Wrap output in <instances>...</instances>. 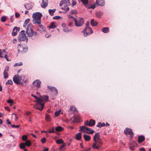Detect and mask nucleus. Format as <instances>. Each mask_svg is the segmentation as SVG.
Masks as SVG:
<instances>
[{
  "label": "nucleus",
  "instance_id": "f257e3e1",
  "mask_svg": "<svg viewBox=\"0 0 151 151\" xmlns=\"http://www.w3.org/2000/svg\"><path fill=\"white\" fill-rule=\"evenodd\" d=\"M103 144V141L99 137V133H96L94 136L92 147L98 149Z\"/></svg>",
  "mask_w": 151,
  "mask_h": 151
},
{
  "label": "nucleus",
  "instance_id": "f03ea898",
  "mask_svg": "<svg viewBox=\"0 0 151 151\" xmlns=\"http://www.w3.org/2000/svg\"><path fill=\"white\" fill-rule=\"evenodd\" d=\"M48 96L46 95L40 96V98H39L37 101V104L34 107L40 111H42L44 108V104L41 102L47 101L48 99Z\"/></svg>",
  "mask_w": 151,
  "mask_h": 151
},
{
  "label": "nucleus",
  "instance_id": "7ed1b4c3",
  "mask_svg": "<svg viewBox=\"0 0 151 151\" xmlns=\"http://www.w3.org/2000/svg\"><path fill=\"white\" fill-rule=\"evenodd\" d=\"M68 16L69 20L72 19L73 21H74L75 25L77 27H81L84 24V20L83 18L78 17L77 18H75L71 14H68Z\"/></svg>",
  "mask_w": 151,
  "mask_h": 151
},
{
  "label": "nucleus",
  "instance_id": "20e7f679",
  "mask_svg": "<svg viewBox=\"0 0 151 151\" xmlns=\"http://www.w3.org/2000/svg\"><path fill=\"white\" fill-rule=\"evenodd\" d=\"M42 16L41 13L40 12H36L33 13L32 15L33 18L32 22L33 24H40L41 23V18Z\"/></svg>",
  "mask_w": 151,
  "mask_h": 151
},
{
  "label": "nucleus",
  "instance_id": "39448f33",
  "mask_svg": "<svg viewBox=\"0 0 151 151\" xmlns=\"http://www.w3.org/2000/svg\"><path fill=\"white\" fill-rule=\"evenodd\" d=\"M26 33L28 36L30 37H32L33 35L35 36L38 35L37 32H34L32 25L31 24H29L27 25L26 28Z\"/></svg>",
  "mask_w": 151,
  "mask_h": 151
},
{
  "label": "nucleus",
  "instance_id": "423d86ee",
  "mask_svg": "<svg viewBox=\"0 0 151 151\" xmlns=\"http://www.w3.org/2000/svg\"><path fill=\"white\" fill-rule=\"evenodd\" d=\"M24 32V31L22 30L20 32L18 37V40L19 42L26 41V42H27L28 38L27 37Z\"/></svg>",
  "mask_w": 151,
  "mask_h": 151
},
{
  "label": "nucleus",
  "instance_id": "0eeeda50",
  "mask_svg": "<svg viewBox=\"0 0 151 151\" xmlns=\"http://www.w3.org/2000/svg\"><path fill=\"white\" fill-rule=\"evenodd\" d=\"M82 32L84 34V36L86 37L88 35L92 34L93 32L92 29L89 27H85V29L82 31Z\"/></svg>",
  "mask_w": 151,
  "mask_h": 151
},
{
  "label": "nucleus",
  "instance_id": "6e6552de",
  "mask_svg": "<svg viewBox=\"0 0 151 151\" xmlns=\"http://www.w3.org/2000/svg\"><path fill=\"white\" fill-rule=\"evenodd\" d=\"M18 52L25 53L28 50V47H23L22 46L20 45V44H19L17 47Z\"/></svg>",
  "mask_w": 151,
  "mask_h": 151
},
{
  "label": "nucleus",
  "instance_id": "1a4fd4ad",
  "mask_svg": "<svg viewBox=\"0 0 151 151\" xmlns=\"http://www.w3.org/2000/svg\"><path fill=\"white\" fill-rule=\"evenodd\" d=\"M70 4L69 0H62L60 2V6H67L70 5Z\"/></svg>",
  "mask_w": 151,
  "mask_h": 151
},
{
  "label": "nucleus",
  "instance_id": "9d476101",
  "mask_svg": "<svg viewBox=\"0 0 151 151\" xmlns=\"http://www.w3.org/2000/svg\"><path fill=\"white\" fill-rule=\"evenodd\" d=\"M124 132L126 135H129L131 137H132L134 136V134L132 132V129H131L126 128L124 131Z\"/></svg>",
  "mask_w": 151,
  "mask_h": 151
},
{
  "label": "nucleus",
  "instance_id": "9b49d317",
  "mask_svg": "<svg viewBox=\"0 0 151 151\" xmlns=\"http://www.w3.org/2000/svg\"><path fill=\"white\" fill-rule=\"evenodd\" d=\"M95 123V121L92 119H90L89 121L88 120L86 121L84 123L85 125H88L90 127L93 126Z\"/></svg>",
  "mask_w": 151,
  "mask_h": 151
},
{
  "label": "nucleus",
  "instance_id": "f8f14e48",
  "mask_svg": "<svg viewBox=\"0 0 151 151\" xmlns=\"http://www.w3.org/2000/svg\"><path fill=\"white\" fill-rule=\"evenodd\" d=\"M20 28L19 27H15L13 29L12 32V35L13 36H15L17 32L19 31Z\"/></svg>",
  "mask_w": 151,
  "mask_h": 151
},
{
  "label": "nucleus",
  "instance_id": "ddd939ff",
  "mask_svg": "<svg viewBox=\"0 0 151 151\" xmlns=\"http://www.w3.org/2000/svg\"><path fill=\"white\" fill-rule=\"evenodd\" d=\"M41 83V82L39 80H35L33 83V85L36 86L38 88L40 87Z\"/></svg>",
  "mask_w": 151,
  "mask_h": 151
},
{
  "label": "nucleus",
  "instance_id": "4468645a",
  "mask_svg": "<svg viewBox=\"0 0 151 151\" xmlns=\"http://www.w3.org/2000/svg\"><path fill=\"white\" fill-rule=\"evenodd\" d=\"M14 82L16 84H18L19 82V77L18 75H15L13 78Z\"/></svg>",
  "mask_w": 151,
  "mask_h": 151
},
{
  "label": "nucleus",
  "instance_id": "2eb2a0df",
  "mask_svg": "<svg viewBox=\"0 0 151 151\" xmlns=\"http://www.w3.org/2000/svg\"><path fill=\"white\" fill-rule=\"evenodd\" d=\"M95 4L98 6H104V0H96Z\"/></svg>",
  "mask_w": 151,
  "mask_h": 151
},
{
  "label": "nucleus",
  "instance_id": "dca6fc26",
  "mask_svg": "<svg viewBox=\"0 0 151 151\" xmlns=\"http://www.w3.org/2000/svg\"><path fill=\"white\" fill-rule=\"evenodd\" d=\"M42 1V3L41 4V6L43 8H45L48 5V0H41Z\"/></svg>",
  "mask_w": 151,
  "mask_h": 151
},
{
  "label": "nucleus",
  "instance_id": "f3484780",
  "mask_svg": "<svg viewBox=\"0 0 151 151\" xmlns=\"http://www.w3.org/2000/svg\"><path fill=\"white\" fill-rule=\"evenodd\" d=\"M24 76L19 77V82L22 84H23L24 83H25L26 81V80L24 79Z\"/></svg>",
  "mask_w": 151,
  "mask_h": 151
},
{
  "label": "nucleus",
  "instance_id": "a211bd4d",
  "mask_svg": "<svg viewBox=\"0 0 151 151\" xmlns=\"http://www.w3.org/2000/svg\"><path fill=\"white\" fill-rule=\"evenodd\" d=\"M47 88L48 89H49L51 91H55L56 93V94H58V90L55 87H52L51 86H47Z\"/></svg>",
  "mask_w": 151,
  "mask_h": 151
},
{
  "label": "nucleus",
  "instance_id": "6ab92c4d",
  "mask_svg": "<svg viewBox=\"0 0 151 151\" xmlns=\"http://www.w3.org/2000/svg\"><path fill=\"white\" fill-rule=\"evenodd\" d=\"M24 6L25 8L28 10L31 9L32 7L31 4L28 3L26 4Z\"/></svg>",
  "mask_w": 151,
  "mask_h": 151
},
{
  "label": "nucleus",
  "instance_id": "aec40b11",
  "mask_svg": "<svg viewBox=\"0 0 151 151\" xmlns=\"http://www.w3.org/2000/svg\"><path fill=\"white\" fill-rule=\"evenodd\" d=\"M145 139V137L142 136L141 135L139 136L138 138V141L139 143H140L142 142Z\"/></svg>",
  "mask_w": 151,
  "mask_h": 151
},
{
  "label": "nucleus",
  "instance_id": "412c9836",
  "mask_svg": "<svg viewBox=\"0 0 151 151\" xmlns=\"http://www.w3.org/2000/svg\"><path fill=\"white\" fill-rule=\"evenodd\" d=\"M91 25L92 26H95L98 24V23L96 21H95L93 19H91Z\"/></svg>",
  "mask_w": 151,
  "mask_h": 151
},
{
  "label": "nucleus",
  "instance_id": "4be33fe9",
  "mask_svg": "<svg viewBox=\"0 0 151 151\" xmlns=\"http://www.w3.org/2000/svg\"><path fill=\"white\" fill-rule=\"evenodd\" d=\"M80 129L79 130V131H83L84 132H86V131L87 127H85L84 126H81L80 127Z\"/></svg>",
  "mask_w": 151,
  "mask_h": 151
},
{
  "label": "nucleus",
  "instance_id": "5701e85b",
  "mask_svg": "<svg viewBox=\"0 0 151 151\" xmlns=\"http://www.w3.org/2000/svg\"><path fill=\"white\" fill-rule=\"evenodd\" d=\"M19 147L20 149H24V151H27V150L25 148V145L24 143H22L20 145Z\"/></svg>",
  "mask_w": 151,
  "mask_h": 151
},
{
  "label": "nucleus",
  "instance_id": "b1692460",
  "mask_svg": "<svg viewBox=\"0 0 151 151\" xmlns=\"http://www.w3.org/2000/svg\"><path fill=\"white\" fill-rule=\"evenodd\" d=\"M94 130H91V128L87 127L86 132L88 134H91L94 133Z\"/></svg>",
  "mask_w": 151,
  "mask_h": 151
},
{
  "label": "nucleus",
  "instance_id": "393cba45",
  "mask_svg": "<svg viewBox=\"0 0 151 151\" xmlns=\"http://www.w3.org/2000/svg\"><path fill=\"white\" fill-rule=\"evenodd\" d=\"M83 137L86 141H89L91 139V137L90 136L86 134L83 135Z\"/></svg>",
  "mask_w": 151,
  "mask_h": 151
},
{
  "label": "nucleus",
  "instance_id": "a878e982",
  "mask_svg": "<svg viewBox=\"0 0 151 151\" xmlns=\"http://www.w3.org/2000/svg\"><path fill=\"white\" fill-rule=\"evenodd\" d=\"M25 146H27L28 147H29L31 145V141L28 140H26L25 143H24Z\"/></svg>",
  "mask_w": 151,
  "mask_h": 151
},
{
  "label": "nucleus",
  "instance_id": "bb28decb",
  "mask_svg": "<svg viewBox=\"0 0 151 151\" xmlns=\"http://www.w3.org/2000/svg\"><path fill=\"white\" fill-rule=\"evenodd\" d=\"M55 11V9H50L48 10V12L51 16H53Z\"/></svg>",
  "mask_w": 151,
  "mask_h": 151
},
{
  "label": "nucleus",
  "instance_id": "cd10ccee",
  "mask_svg": "<svg viewBox=\"0 0 151 151\" xmlns=\"http://www.w3.org/2000/svg\"><path fill=\"white\" fill-rule=\"evenodd\" d=\"M81 138V133H79L76 135V138L78 140H80Z\"/></svg>",
  "mask_w": 151,
  "mask_h": 151
},
{
  "label": "nucleus",
  "instance_id": "c85d7f7f",
  "mask_svg": "<svg viewBox=\"0 0 151 151\" xmlns=\"http://www.w3.org/2000/svg\"><path fill=\"white\" fill-rule=\"evenodd\" d=\"M63 128L60 126H58L55 128V130L57 132H60L63 131Z\"/></svg>",
  "mask_w": 151,
  "mask_h": 151
},
{
  "label": "nucleus",
  "instance_id": "c756f323",
  "mask_svg": "<svg viewBox=\"0 0 151 151\" xmlns=\"http://www.w3.org/2000/svg\"><path fill=\"white\" fill-rule=\"evenodd\" d=\"M45 119L48 122L50 121L51 120L50 116L47 114H46L45 115Z\"/></svg>",
  "mask_w": 151,
  "mask_h": 151
},
{
  "label": "nucleus",
  "instance_id": "7c9ffc66",
  "mask_svg": "<svg viewBox=\"0 0 151 151\" xmlns=\"http://www.w3.org/2000/svg\"><path fill=\"white\" fill-rule=\"evenodd\" d=\"M56 27V26H55V23L53 22H52L50 26L49 27V28L50 29H51V28H52V29H54V28H55Z\"/></svg>",
  "mask_w": 151,
  "mask_h": 151
},
{
  "label": "nucleus",
  "instance_id": "2f4dec72",
  "mask_svg": "<svg viewBox=\"0 0 151 151\" xmlns=\"http://www.w3.org/2000/svg\"><path fill=\"white\" fill-rule=\"evenodd\" d=\"M56 142L58 144H64V141L62 139L57 140L56 141Z\"/></svg>",
  "mask_w": 151,
  "mask_h": 151
},
{
  "label": "nucleus",
  "instance_id": "473e14b6",
  "mask_svg": "<svg viewBox=\"0 0 151 151\" xmlns=\"http://www.w3.org/2000/svg\"><path fill=\"white\" fill-rule=\"evenodd\" d=\"M3 75L4 76V78L5 79L7 78L8 77V73L7 72L4 71Z\"/></svg>",
  "mask_w": 151,
  "mask_h": 151
},
{
  "label": "nucleus",
  "instance_id": "72a5a7b5",
  "mask_svg": "<svg viewBox=\"0 0 151 151\" xmlns=\"http://www.w3.org/2000/svg\"><path fill=\"white\" fill-rule=\"evenodd\" d=\"M29 21V19H26L24 22V24L23 25V27H25L26 25L28 24Z\"/></svg>",
  "mask_w": 151,
  "mask_h": 151
},
{
  "label": "nucleus",
  "instance_id": "f704fd0d",
  "mask_svg": "<svg viewBox=\"0 0 151 151\" xmlns=\"http://www.w3.org/2000/svg\"><path fill=\"white\" fill-rule=\"evenodd\" d=\"M61 9L63 10H64L66 11H68L69 10V8L68 7V6L62 7Z\"/></svg>",
  "mask_w": 151,
  "mask_h": 151
},
{
  "label": "nucleus",
  "instance_id": "c9c22d12",
  "mask_svg": "<svg viewBox=\"0 0 151 151\" xmlns=\"http://www.w3.org/2000/svg\"><path fill=\"white\" fill-rule=\"evenodd\" d=\"M72 30L71 29H70L68 28H66L64 29L63 31L64 32H71Z\"/></svg>",
  "mask_w": 151,
  "mask_h": 151
},
{
  "label": "nucleus",
  "instance_id": "e433bc0d",
  "mask_svg": "<svg viewBox=\"0 0 151 151\" xmlns=\"http://www.w3.org/2000/svg\"><path fill=\"white\" fill-rule=\"evenodd\" d=\"M70 110L71 111H75L76 110V108L73 106H71L70 108Z\"/></svg>",
  "mask_w": 151,
  "mask_h": 151
},
{
  "label": "nucleus",
  "instance_id": "4c0bfd02",
  "mask_svg": "<svg viewBox=\"0 0 151 151\" xmlns=\"http://www.w3.org/2000/svg\"><path fill=\"white\" fill-rule=\"evenodd\" d=\"M96 126L100 128L103 127L104 126V123H101L100 122H99Z\"/></svg>",
  "mask_w": 151,
  "mask_h": 151
},
{
  "label": "nucleus",
  "instance_id": "58836bf2",
  "mask_svg": "<svg viewBox=\"0 0 151 151\" xmlns=\"http://www.w3.org/2000/svg\"><path fill=\"white\" fill-rule=\"evenodd\" d=\"M23 65L22 63V62H20L19 63H16L14 65V67L17 66H20L22 65Z\"/></svg>",
  "mask_w": 151,
  "mask_h": 151
},
{
  "label": "nucleus",
  "instance_id": "ea45409f",
  "mask_svg": "<svg viewBox=\"0 0 151 151\" xmlns=\"http://www.w3.org/2000/svg\"><path fill=\"white\" fill-rule=\"evenodd\" d=\"M72 20H73L72 19H70V20H69V17H68V21L69 22L68 24V25L69 26H71L73 24V22L71 21Z\"/></svg>",
  "mask_w": 151,
  "mask_h": 151
},
{
  "label": "nucleus",
  "instance_id": "a19ab883",
  "mask_svg": "<svg viewBox=\"0 0 151 151\" xmlns=\"http://www.w3.org/2000/svg\"><path fill=\"white\" fill-rule=\"evenodd\" d=\"M22 139L23 141H26L27 138V137L26 135H23L22 137Z\"/></svg>",
  "mask_w": 151,
  "mask_h": 151
},
{
  "label": "nucleus",
  "instance_id": "79ce46f5",
  "mask_svg": "<svg viewBox=\"0 0 151 151\" xmlns=\"http://www.w3.org/2000/svg\"><path fill=\"white\" fill-rule=\"evenodd\" d=\"M101 14L102 13L101 12H100L96 13V15L99 18L101 15Z\"/></svg>",
  "mask_w": 151,
  "mask_h": 151
},
{
  "label": "nucleus",
  "instance_id": "37998d69",
  "mask_svg": "<svg viewBox=\"0 0 151 151\" xmlns=\"http://www.w3.org/2000/svg\"><path fill=\"white\" fill-rule=\"evenodd\" d=\"M13 82L11 80H8L6 83V84H11L12 85V84Z\"/></svg>",
  "mask_w": 151,
  "mask_h": 151
},
{
  "label": "nucleus",
  "instance_id": "c03bdc74",
  "mask_svg": "<svg viewBox=\"0 0 151 151\" xmlns=\"http://www.w3.org/2000/svg\"><path fill=\"white\" fill-rule=\"evenodd\" d=\"M37 31L40 32L41 33H42L45 32V30L44 29V28H42V29H38L37 30Z\"/></svg>",
  "mask_w": 151,
  "mask_h": 151
},
{
  "label": "nucleus",
  "instance_id": "a18cd8bd",
  "mask_svg": "<svg viewBox=\"0 0 151 151\" xmlns=\"http://www.w3.org/2000/svg\"><path fill=\"white\" fill-rule=\"evenodd\" d=\"M6 20V18L5 16H3L1 18V20L3 22H5Z\"/></svg>",
  "mask_w": 151,
  "mask_h": 151
},
{
  "label": "nucleus",
  "instance_id": "49530a36",
  "mask_svg": "<svg viewBox=\"0 0 151 151\" xmlns=\"http://www.w3.org/2000/svg\"><path fill=\"white\" fill-rule=\"evenodd\" d=\"M82 2L85 4H86L88 3V0H81Z\"/></svg>",
  "mask_w": 151,
  "mask_h": 151
},
{
  "label": "nucleus",
  "instance_id": "de8ad7c7",
  "mask_svg": "<svg viewBox=\"0 0 151 151\" xmlns=\"http://www.w3.org/2000/svg\"><path fill=\"white\" fill-rule=\"evenodd\" d=\"M109 28L108 27H104V33H108L109 32Z\"/></svg>",
  "mask_w": 151,
  "mask_h": 151
},
{
  "label": "nucleus",
  "instance_id": "09e8293b",
  "mask_svg": "<svg viewBox=\"0 0 151 151\" xmlns=\"http://www.w3.org/2000/svg\"><path fill=\"white\" fill-rule=\"evenodd\" d=\"M7 101L8 103L10 104V105H12L13 104V101L11 99H9Z\"/></svg>",
  "mask_w": 151,
  "mask_h": 151
},
{
  "label": "nucleus",
  "instance_id": "8fccbe9b",
  "mask_svg": "<svg viewBox=\"0 0 151 151\" xmlns=\"http://www.w3.org/2000/svg\"><path fill=\"white\" fill-rule=\"evenodd\" d=\"M71 14H76L77 13L76 11V10H71L70 12Z\"/></svg>",
  "mask_w": 151,
  "mask_h": 151
},
{
  "label": "nucleus",
  "instance_id": "3c124183",
  "mask_svg": "<svg viewBox=\"0 0 151 151\" xmlns=\"http://www.w3.org/2000/svg\"><path fill=\"white\" fill-rule=\"evenodd\" d=\"M11 126L12 128H17L20 127V126L19 125H15L14 124H12Z\"/></svg>",
  "mask_w": 151,
  "mask_h": 151
},
{
  "label": "nucleus",
  "instance_id": "603ef678",
  "mask_svg": "<svg viewBox=\"0 0 151 151\" xmlns=\"http://www.w3.org/2000/svg\"><path fill=\"white\" fill-rule=\"evenodd\" d=\"M60 111H56L55 112V115L56 116H58L60 113Z\"/></svg>",
  "mask_w": 151,
  "mask_h": 151
},
{
  "label": "nucleus",
  "instance_id": "864d4df0",
  "mask_svg": "<svg viewBox=\"0 0 151 151\" xmlns=\"http://www.w3.org/2000/svg\"><path fill=\"white\" fill-rule=\"evenodd\" d=\"M41 141L42 143H44L45 142L46 139L45 137H43L41 139Z\"/></svg>",
  "mask_w": 151,
  "mask_h": 151
},
{
  "label": "nucleus",
  "instance_id": "5fc2aeb1",
  "mask_svg": "<svg viewBox=\"0 0 151 151\" xmlns=\"http://www.w3.org/2000/svg\"><path fill=\"white\" fill-rule=\"evenodd\" d=\"M60 18V17L59 16H55L54 17L53 19H58Z\"/></svg>",
  "mask_w": 151,
  "mask_h": 151
},
{
  "label": "nucleus",
  "instance_id": "6e6d98bb",
  "mask_svg": "<svg viewBox=\"0 0 151 151\" xmlns=\"http://www.w3.org/2000/svg\"><path fill=\"white\" fill-rule=\"evenodd\" d=\"M31 95L34 98H35L36 99H37V101H36V102L37 103V101L38 100V99H39V98H38L37 96H35L34 95H33V94H31Z\"/></svg>",
  "mask_w": 151,
  "mask_h": 151
},
{
  "label": "nucleus",
  "instance_id": "4d7b16f0",
  "mask_svg": "<svg viewBox=\"0 0 151 151\" xmlns=\"http://www.w3.org/2000/svg\"><path fill=\"white\" fill-rule=\"evenodd\" d=\"M65 143L63 144V145H61L59 148V150H62L63 148L65 147Z\"/></svg>",
  "mask_w": 151,
  "mask_h": 151
},
{
  "label": "nucleus",
  "instance_id": "13d9d810",
  "mask_svg": "<svg viewBox=\"0 0 151 151\" xmlns=\"http://www.w3.org/2000/svg\"><path fill=\"white\" fill-rule=\"evenodd\" d=\"M15 16L16 18H18L19 17L20 14L19 13L17 12H16L15 13Z\"/></svg>",
  "mask_w": 151,
  "mask_h": 151
},
{
  "label": "nucleus",
  "instance_id": "bf43d9fd",
  "mask_svg": "<svg viewBox=\"0 0 151 151\" xmlns=\"http://www.w3.org/2000/svg\"><path fill=\"white\" fill-rule=\"evenodd\" d=\"M96 4H93L91 5L90 8L93 9H94L96 7Z\"/></svg>",
  "mask_w": 151,
  "mask_h": 151
},
{
  "label": "nucleus",
  "instance_id": "052dcab7",
  "mask_svg": "<svg viewBox=\"0 0 151 151\" xmlns=\"http://www.w3.org/2000/svg\"><path fill=\"white\" fill-rule=\"evenodd\" d=\"M48 132L50 133H55V131L54 130V129L53 128L51 130L49 131Z\"/></svg>",
  "mask_w": 151,
  "mask_h": 151
},
{
  "label": "nucleus",
  "instance_id": "680f3d73",
  "mask_svg": "<svg viewBox=\"0 0 151 151\" xmlns=\"http://www.w3.org/2000/svg\"><path fill=\"white\" fill-rule=\"evenodd\" d=\"M4 58L6 59V60L8 61H9L10 60H9L7 58V56L6 55H5L4 56Z\"/></svg>",
  "mask_w": 151,
  "mask_h": 151
},
{
  "label": "nucleus",
  "instance_id": "e2e57ef3",
  "mask_svg": "<svg viewBox=\"0 0 151 151\" xmlns=\"http://www.w3.org/2000/svg\"><path fill=\"white\" fill-rule=\"evenodd\" d=\"M89 23L88 21L86 22V27H89Z\"/></svg>",
  "mask_w": 151,
  "mask_h": 151
},
{
  "label": "nucleus",
  "instance_id": "0e129e2a",
  "mask_svg": "<svg viewBox=\"0 0 151 151\" xmlns=\"http://www.w3.org/2000/svg\"><path fill=\"white\" fill-rule=\"evenodd\" d=\"M6 71L7 72L9 71V67L8 66H6V67L5 68V69L4 70V71Z\"/></svg>",
  "mask_w": 151,
  "mask_h": 151
},
{
  "label": "nucleus",
  "instance_id": "69168bd1",
  "mask_svg": "<svg viewBox=\"0 0 151 151\" xmlns=\"http://www.w3.org/2000/svg\"><path fill=\"white\" fill-rule=\"evenodd\" d=\"M7 122L8 123V124H11V122L10 121L9 119H7L6 120Z\"/></svg>",
  "mask_w": 151,
  "mask_h": 151
},
{
  "label": "nucleus",
  "instance_id": "338daca9",
  "mask_svg": "<svg viewBox=\"0 0 151 151\" xmlns=\"http://www.w3.org/2000/svg\"><path fill=\"white\" fill-rule=\"evenodd\" d=\"M2 50L0 49V57L3 58V56H2L1 55L2 54Z\"/></svg>",
  "mask_w": 151,
  "mask_h": 151
},
{
  "label": "nucleus",
  "instance_id": "774afa93",
  "mask_svg": "<svg viewBox=\"0 0 151 151\" xmlns=\"http://www.w3.org/2000/svg\"><path fill=\"white\" fill-rule=\"evenodd\" d=\"M139 150L140 151H145V150L144 148H140L139 149Z\"/></svg>",
  "mask_w": 151,
  "mask_h": 151
}]
</instances>
